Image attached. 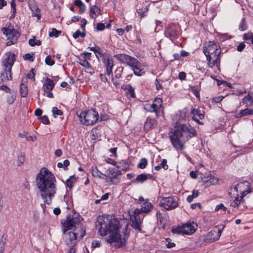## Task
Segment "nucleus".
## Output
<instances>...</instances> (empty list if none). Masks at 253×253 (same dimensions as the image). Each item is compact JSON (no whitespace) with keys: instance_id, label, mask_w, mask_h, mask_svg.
<instances>
[{"instance_id":"64","label":"nucleus","mask_w":253,"mask_h":253,"mask_svg":"<svg viewBox=\"0 0 253 253\" xmlns=\"http://www.w3.org/2000/svg\"><path fill=\"white\" fill-rule=\"evenodd\" d=\"M106 162L108 163L112 164L115 166H116L117 162H116L111 158H108L105 160Z\"/></svg>"},{"instance_id":"36","label":"nucleus","mask_w":253,"mask_h":253,"mask_svg":"<svg viewBox=\"0 0 253 253\" xmlns=\"http://www.w3.org/2000/svg\"><path fill=\"white\" fill-rule=\"evenodd\" d=\"M28 42L31 46H34L35 45L39 46L42 44V42L40 40H36L35 37H33L32 39H30Z\"/></svg>"},{"instance_id":"60","label":"nucleus","mask_w":253,"mask_h":253,"mask_svg":"<svg viewBox=\"0 0 253 253\" xmlns=\"http://www.w3.org/2000/svg\"><path fill=\"white\" fill-rule=\"evenodd\" d=\"M100 246V243L99 241L95 240L92 242L91 247L92 248H98Z\"/></svg>"},{"instance_id":"35","label":"nucleus","mask_w":253,"mask_h":253,"mask_svg":"<svg viewBox=\"0 0 253 253\" xmlns=\"http://www.w3.org/2000/svg\"><path fill=\"white\" fill-rule=\"evenodd\" d=\"M91 170L93 176L101 178V175H103V173L99 170L96 167H92Z\"/></svg>"},{"instance_id":"39","label":"nucleus","mask_w":253,"mask_h":253,"mask_svg":"<svg viewBox=\"0 0 253 253\" xmlns=\"http://www.w3.org/2000/svg\"><path fill=\"white\" fill-rule=\"evenodd\" d=\"M147 160L146 158L141 159L137 165V168L141 169H144L147 165Z\"/></svg>"},{"instance_id":"62","label":"nucleus","mask_w":253,"mask_h":253,"mask_svg":"<svg viewBox=\"0 0 253 253\" xmlns=\"http://www.w3.org/2000/svg\"><path fill=\"white\" fill-rule=\"evenodd\" d=\"M178 78L180 80H185L186 78V74L184 72H181L179 73Z\"/></svg>"},{"instance_id":"50","label":"nucleus","mask_w":253,"mask_h":253,"mask_svg":"<svg viewBox=\"0 0 253 253\" xmlns=\"http://www.w3.org/2000/svg\"><path fill=\"white\" fill-rule=\"evenodd\" d=\"M241 200L237 197L231 203V206L233 207H237L240 204Z\"/></svg>"},{"instance_id":"22","label":"nucleus","mask_w":253,"mask_h":253,"mask_svg":"<svg viewBox=\"0 0 253 253\" xmlns=\"http://www.w3.org/2000/svg\"><path fill=\"white\" fill-rule=\"evenodd\" d=\"M91 53L89 52H84L80 55L78 58V62L84 68L89 65V62L87 61L88 59H90Z\"/></svg>"},{"instance_id":"44","label":"nucleus","mask_w":253,"mask_h":253,"mask_svg":"<svg viewBox=\"0 0 253 253\" xmlns=\"http://www.w3.org/2000/svg\"><path fill=\"white\" fill-rule=\"evenodd\" d=\"M86 36V34L84 32H81L80 30H77L75 33H74L73 35V37L74 39H76L78 38L79 37H81L82 38H84Z\"/></svg>"},{"instance_id":"55","label":"nucleus","mask_w":253,"mask_h":253,"mask_svg":"<svg viewBox=\"0 0 253 253\" xmlns=\"http://www.w3.org/2000/svg\"><path fill=\"white\" fill-rule=\"evenodd\" d=\"M105 28V24L102 23H99L96 26V30L100 31L103 30Z\"/></svg>"},{"instance_id":"38","label":"nucleus","mask_w":253,"mask_h":253,"mask_svg":"<svg viewBox=\"0 0 253 253\" xmlns=\"http://www.w3.org/2000/svg\"><path fill=\"white\" fill-rule=\"evenodd\" d=\"M239 29L241 31H244L248 29V25L245 18H242L239 26Z\"/></svg>"},{"instance_id":"18","label":"nucleus","mask_w":253,"mask_h":253,"mask_svg":"<svg viewBox=\"0 0 253 253\" xmlns=\"http://www.w3.org/2000/svg\"><path fill=\"white\" fill-rule=\"evenodd\" d=\"M191 114L192 115V120L196 122L200 125H203V123L199 120L204 118V112L199 109L192 108L191 110Z\"/></svg>"},{"instance_id":"4","label":"nucleus","mask_w":253,"mask_h":253,"mask_svg":"<svg viewBox=\"0 0 253 253\" xmlns=\"http://www.w3.org/2000/svg\"><path fill=\"white\" fill-rule=\"evenodd\" d=\"M64 234V241L68 245L74 247L77 243L82 240L85 235V229L83 225L76 227L73 231H67Z\"/></svg>"},{"instance_id":"16","label":"nucleus","mask_w":253,"mask_h":253,"mask_svg":"<svg viewBox=\"0 0 253 253\" xmlns=\"http://www.w3.org/2000/svg\"><path fill=\"white\" fill-rule=\"evenodd\" d=\"M130 63L129 66L133 71L134 75L140 76L144 74L142 64L136 58L133 59V61Z\"/></svg>"},{"instance_id":"10","label":"nucleus","mask_w":253,"mask_h":253,"mask_svg":"<svg viewBox=\"0 0 253 253\" xmlns=\"http://www.w3.org/2000/svg\"><path fill=\"white\" fill-rule=\"evenodd\" d=\"M197 225L194 223L187 222L181 226L172 227L171 232L173 234L191 235L195 232Z\"/></svg>"},{"instance_id":"7","label":"nucleus","mask_w":253,"mask_h":253,"mask_svg":"<svg viewBox=\"0 0 253 253\" xmlns=\"http://www.w3.org/2000/svg\"><path fill=\"white\" fill-rule=\"evenodd\" d=\"M223 228L222 229H220L215 227L206 235L201 236L199 240L201 245L205 246L218 241L220 237Z\"/></svg>"},{"instance_id":"37","label":"nucleus","mask_w":253,"mask_h":253,"mask_svg":"<svg viewBox=\"0 0 253 253\" xmlns=\"http://www.w3.org/2000/svg\"><path fill=\"white\" fill-rule=\"evenodd\" d=\"M124 71V67H118L114 72V76L116 79H120L122 77V73Z\"/></svg>"},{"instance_id":"32","label":"nucleus","mask_w":253,"mask_h":253,"mask_svg":"<svg viewBox=\"0 0 253 253\" xmlns=\"http://www.w3.org/2000/svg\"><path fill=\"white\" fill-rule=\"evenodd\" d=\"M116 167L123 170H126L128 169L129 165L126 161L122 160L120 162H117Z\"/></svg>"},{"instance_id":"57","label":"nucleus","mask_w":253,"mask_h":253,"mask_svg":"<svg viewBox=\"0 0 253 253\" xmlns=\"http://www.w3.org/2000/svg\"><path fill=\"white\" fill-rule=\"evenodd\" d=\"M118 79H116L114 76H112V81L114 85L116 87L118 86L120 84Z\"/></svg>"},{"instance_id":"45","label":"nucleus","mask_w":253,"mask_h":253,"mask_svg":"<svg viewBox=\"0 0 253 253\" xmlns=\"http://www.w3.org/2000/svg\"><path fill=\"white\" fill-rule=\"evenodd\" d=\"M11 7L13 10L12 14L10 17V18H14L16 12V4L15 0H11L10 2Z\"/></svg>"},{"instance_id":"19","label":"nucleus","mask_w":253,"mask_h":253,"mask_svg":"<svg viewBox=\"0 0 253 253\" xmlns=\"http://www.w3.org/2000/svg\"><path fill=\"white\" fill-rule=\"evenodd\" d=\"M110 182L112 184H117L120 182L122 173L120 170L115 169H109Z\"/></svg>"},{"instance_id":"40","label":"nucleus","mask_w":253,"mask_h":253,"mask_svg":"<svg viewBox=\"0 0 253 253\" xmlns=\"http://www.w3.org/2000/svg\"><path fill=\"white\" fill-rule=\"evenodd\" d=\"M52 113L54 118H56L57 116H61L63 115V111L58 109L56 107H53L52 108Z\"/></svg>"},{"instance_id":"3","label":"nucleus","mask_w":253,"mask_h":253,"mask_svg":"<svg viewBox=\"0 0 253 253\" xmlns=\"http://www.w3.org/2000/svg\"><path fill=\"white\" fill-rule=\"evenodd\" d=\"M196 135L195 129L191 126L179 125L169 137L173 147L177 151H182L186 142Z\"/></svg>"},{"instance_id":"11","label":"nucleus","mask_w":253,"mask_h":253,"mask_svg":"<svg viewBox=\"0 0 253 253\" xmlns=\"http://www.w3.org/2000/svg\"><path fill=\"white\" fill-rule=\"evenodd\" d=\"M203 52L206 58L210 60L211 57L215 55L221 54V50L219 46L213 42L209 41L205 44L203 47Z\"/></svg>"},{"instance_id":"28","label":"nucleus","mask_w":253,"mask_h":253,"mask_svg":"<svg viewBox=\"0 0 253 253\" xmlns=\"http://www.w3.org/2000/svg\"><path fill=\"white\" fill-rule=\"evenodd\" d=\"M54 86V82L47 78L45 79V83L43 85V89L45 92H47V91H51L52 90Z\"/></svg>"},{"instance_id":"8","label":"nucleus","mask_w":253,"mask_h":253,"mask_svg":"<svg viewBox=\"0 0 253 253\" xmlns=\"http://www.w3.org/2000/svg\"><path fill=\"white\" fill-rule=\"evenodd\" d=\"M81 219L82 217L79 214H75L74 215H69L67 216L66 219L62 220L61 222L63 233H65V232L73 228L79 227V226H76V224L80 223Z\"/></svg>"},{"instance_id":"47","label":"nucleus","mask_w":253,"mask_h":253,"mask_svg":"<svg viewBox=\"0 0 253 253\" xmlns=\"http://www.w3.org/2000/svg\"><path fill=\"white\" fill-rule=\"evenodd\" d=\"M34 55V54L33 53H32V54H31L30 53H26L23 56V58L24 60H28L30 61L33 62L34 60V58L33 57Z\"/></svg>"},{"instance_id":"49","label":"nucleus","mask_w":253,"mask_h":253,"mask_svg":"<svg viewBox=\"0 0 253 253\" xmlns=\"http://www.w3.org/2000/svg\"><path fill=\"white\" fill-rule=\"evenodd\" d=\"M45 62L47 65L49 66H52L55 63L54 60L51 59V56L50 55L46 56L45 59Z\"/></svg>"},{"instance_id":"58","label":"nucleus","mask_w":253,"mask_h":253,"mask_svg":"<svg viewBox=\"0 0 253 253\" xmlns=\"http://www.w3.org/2000/svg\"><path fill=\"white\" fill-rule=\"evenodd\" d=\"M99 77H100V80L102 82H103L105 83L108 82V79L106 77V74L101 73L99 75Z\"/></svg>"},{"instance_id":"63","label":"nucleus","mask_w":253,"mask_h":253,"mask_svg":"<svg viewBox=\"0 0 253 253\" xmlns=\"http://www.w3.org/2000/svg\"><path fill=\"white\" fill-rule=\"evenodd\" d=\"M220 209H222L223 211H225L227 210V208L222 204H220L216 206L215 210L218 211Z\"/></svg>"},{"instance_id":"15","label":"nucleus","mask_w":253,"mask_h":253,"mask_svg":"<svg viewBox=\"0 0 253 253\" xmlns=\"http://www.w3.org/2000/svg\"><path fill=\"white\" fill-rule=\"evenodd\" d=\"M162 99L160 98H157L153 101L152 104L145 105L144 109L147 112H155L156 116L158 117L160 109L162 107Z\"/></svg>"},{"instance_id":"14","label":"nucleus","mask_w":253,"mask_h":253,"mask_svg":"<svg viewBox=\"0 0 253 253\" xmlns=\"http://www.w3.org/2000/svg\"><path fill=\"white\" fill-rule=\"evenodd\" d=\"M178 205V199L176 197L170 196L163 198L160 201V206L168 211L173 210Z\"/></svg>"},{"instance_id":"53","label":"nucleus","mask_w":253,"mask_h":253,"mask_svg":"<svg viewBox=\"0 0 253 253\" xmlns=\"http://www.w3.org/2000/svg\"><path fill=\"white\" fill-rule=\"evenodd\" d=\"M35 74L34 72V69H32L31 70L30 72L27 74V78L33 80V81L35 80Z\"/></svg>"},{"instance_id":"42","label":"nucleus","mask_w":253,"mask_h":253,"mask_svg":"<svg viewBox=\"0 0 253 253\" xmlns=\"http://www.w3.org/2000/svg\"><path fill=\"white\" fill-rule=\"evenodd\" d=\"M25 161V156L23 154H20L18 156L17 158V166H22Z\"/></svg>"},{"instance_id":"21","label":"nucleus","mask_w":253,"mask_h":253,"mask_svg":"<svg viewBox=\"0 0 253 253\" xmlns=\"http://www.w3.org/2000/svg\"><path fill=\"white\" fill-rule=\"evenodd\" d=\"M208 61L209 67L212 68L214 66H216L218 70L220 68V63L221 59V55H215L211 57L210 60L206 58Z\"/></svg>"},{"instance_id":"6","label":"nucleus","mask_w":253,"mask_h":253,"mask_svg":"<svg viewBox=\"0 0 253 253\" xmlns=\"http://www.w3.org/2000/svg\"><path fill=\"white\" fill-rule=\"evenodd\" d=\"M78 116L81 123L86 126L94 125L99 118L98 112L93 109L83 112Z\"/></svg>"},{"instance_id":"29","label":"nucleus","mask_w":253,"mask_h":253,"mask_svg":"<svg viewBox=\"0 0 253 253\" xmlns=\"http://www.w3.org/2000/svg\"><path fill=\"white\" fill-rule=\"evenodd\" d=\"M252 114H253V109L246 108L241 110L238 113H237L236 115V118H240L244 116H247Z\"/></svg>"},{"instance_id":"56","label":"nucleus","mask_w":253,"mask_h":253,"mask_svg":"<svg viewBox=\"0 0 253 253\" xmlns=\"http://www.w3.org/2000/svg\"><path fill=\"white\" fill-rule=\"evenodd\" d=\"M86 69V72L91 75H93L94 73V69L91 67L90 64H89V65L88 66H86L85 67Z\"/></svg>"},{"instance_id":"59","label":"nucleus","mask_w":253,"mask_h":253,"mask_svg":"<svg viewBox=\"0 0 253 253\" xmlns=\"http://www.w3.org/2000/svg\"><path fill=\"white\" fill-rule=\"evenodd\" d=\"M246 45L244 42H241L237 46V50L238 51L241 52L245 48Z\"/></svg>"},{"instance_id":"2","label":"nucleus","mask_w":253,"mask_h":253,"mask_svg":"<svg viewBox=\"0 0 253 253\" xmlns=\"http://www.w3.org/2000/svg\"><path fill=\"white\" fill-rule=\"evenodd\" d=\"M36 181L44 203L49 205L56 193V179L47 168H42L36 176Z\"/></svg>"},{"instance_id":"17","label":"nucleus","mask_w":253,"mask_h":253,"mask_svg":"<svg viewBox=\"0 0 253 253\" xmlns=\"http://www.w3.org/2000/svg\"><path fill=\"white\" fill-rule=\"evenodd\" d=\"M114 58L120 62L126 64L129 66L133 61V59H135L134 57L130 56L127 54L124 53H119L114 55Z\"/></svg>"},{"instance_id":"43","label":"nucleus","mask_w":253,"mask_h":253,"mask_svg":"<svg viewBox=\"0 0 253 253\" xmlns=\"http://www.w3.org/2000/svg\"><path fill=\"white\" fill-rule=\"evenodd\" d=\"M61 33V31H58L55 28H52L51 32L49 33V36L58 37Z\"/></svg>"},{"instance_id":"51","label":"nucleus","mask_w":253,"mask_h":253,"mask_svg":"<svg viewBox=\"0 0 253 253\" xmlns=\"http://www.w3.org/2000/svg\"><path fill=\"white\" fill-rule=\"evenodd\" d=\"M160 165L161 168H163L165 170L168 169L169 168V166L167 165V161L165 159L162 160Z\"/></svg>"},{"instance_id":"41","label":"nucleus","mask_w":253,"mask_h":253,"mask_svg":"<svg viewBox=\"0 0 253 253\" xmlns=\"http://www.w3.org/2000/svg\"><path fill=\"white\" fill-rule=\"evenodd\" d=\"M126 89H127V93L130 95L131 97H135V92H134V89L133 88V87L130 84H128L126 86Z\"/></svg>"},{"instance_id":"27","label":"nucleus","mask_w":253,"mask_h":253,"mask_svg":"<svg viewBox=\"0 0 253 253\" xmlns=\"http://www.w3.org/2000/svg\"><path fill=\"white\" fill-rule=\"evenodd\" d=\"M141 208L138 209V210L142 213L148 212L151 210L153 207L152 204L149 202L147 199H146L145 202L141 203Z\"/></svg>"},{"instance_id":"30","label":"nucleus","mask_w":253,"mask_h":253,"mask_svg":"<svg viewBox=\"0 0 253 253\" xmlns=\"http://www.w3.org/2000/svg\"><path fill=\"white\" fill-rule=\"evenodd\" d=\"M253 93L249 92L247 96H245L242 99V103L245 104L246 106H251L253 104L252 103L253 101Z\"/></svg>"},{"instance_id":"34","label":"nucleus","mask_w":253,"mask_h":253,"mask_svg":"<svg viewBox=\"0 0 253 253\" xmlns=\"http://www.w3.org/2000/svg\"><path fill=\"white\" fill-rule=\"evenodd\" d=\"M76 182V178L75 175H72L66 180V184L67 186L69 189H72L73 186V184Z\"/></svg>"},{"instance_id":"54","label":"nucleus","mask_w":253,"mask_h":253,"mask_svg":"<svg viewBox=\"0 0 253 253\" xmlns=\"http://www.w3.org/2000/svg\"><path fill=\"white\" fill-rule=\"evenodd\" d=\"M95 55L96 56V58L99 60L100 59H104V58H105L108 55L106 53H102V52H100L99 53L95 54Z\"/></svg>"},{"instance_id":"1","label":"nucleus","mask_w":253,"mask_h":253,"mask_svg":"<svg viewBox=\"0 0 253 253\" xmlns=\"http://www.w3.org/2000/svg\"><path fill=\"white\" fill-rule=\"evenodd\" d=\"M96 227L100 235L110 234L109 242L112 246L118 248L125 245L127 236L124 232H121L120 221L115 216H99Z\"/></svg>"},{"instance_id":"5","label":"nucleus","mask_w":253,"mask_h":253,"mask_svg":"<svg viewBox=\"0 0 253 253\" xmlns=\"http://www.w3.org/2000/svg\"><path fill=\"white\" fill-rule=\"evenodd\" d=\"M14 54L10 52L5 54L3 63V72L1 73V81H11L12 79L11 68L14 63Z\"/></svg>"},{"instance_id":"24","label":"nucleus","mask_w":253,"mask_h":253,"mask_svg":"<svg viewBox=\"0 0 253 253\" xmlns=\"http://www.w3.org/2000/svg\"><path fill=\"white\" fill-rule=\"evenodd\" d=\"M157 125V121L156 119L148 117L144 124V128L148 131L155 127Z\"/></svg>"},{"instance_id":"9","label":"nucleus","mask_w":253,"mask_h":253,"mask_svg":"<svg viewBox=\"0 0 253 253\" xmlns=\"http://www.w3.org/2000/svg\"><path fill=\"white\" fill-rule=\"evenodd\" d=\"M1 30L3 34L6 37L7 40H9L6 43L7 46L14 44L20 35V33L14 29L13 26L10 23L7 24Z\"/></svg>"},{"instance_id":"61","label":"nucleus","mask_w":253,"mask_h":253,"mask_svg":"<svg viewBox=\"0 0 253 253\" xmlns=\"http://www.w3.org/2000/svg\"><path fill=\"white\" fill-rule=\"evenodd\" d=\"M1 90L5 91L7 93H9L11 92V89L5 85H1Z\"/></svg>"},{"instance_id":"12","label":"nucleus","mask_w":253,"mask_h":253,"mask_svg":"<svg viewBox=\"0 0 253 253\" xmlns=\"http://www.w3.org/2000/svg\"><path fill=\"white\" fill-rule=\"evenodd\" d=\"M130 218L132 222L131 226L135 230L141 231L140 225L144 218V214L137 208L129 213Z\"/></svg>"},{"instance_id":"46","label":"nucleus","mask_w":253,"mask_h":253,"mask_svg":"<svg viewBox=\"0 0 253 253\" xmlns=\"http://www.w3.org/2000/svg\"><path fill=\"white\" fill-rule=\"evenodd\" d=\"M39 119L42 123L45 125H49L50 123L48 117L45 115L39 117Z\"/></svg>"},{"instance_id":"20","label":"nucleus","mask_w":253,"mask_h":253,"mask_svg":"<svg viewBox=\"0 0 253 253\" xmlns=\"http://www.w3.org/2000/svg\"><path fill=\"white\" fill-rule=\"evenodd\" d=\"M102 62L106 68V74L109 76L112 73V69L114 67L113 59L108 55L106 58L102 59Z\"/></svg>"},{"instance_id":"23","label":"nucleus","mask_w":253,"mask_h":253,"mask_svg":"<svg viewBox=\"0 0 253 253\" xmlns=\"http://www.w3.org/2000/svg\"><path fill=\"white\" fill-rule=\"evenodd\" d=\"M102 14V10L96 5L90 6L89 7V16L91 18L95 19L98 16Z\"/></svg>"},{"instance_id":"52","label":"nucleus","mask_w":253,"mask_h":253,"mask_svg":"<svg viewBox=\"0 0 253 253\" xmlns=\"http://www.w3.org/2000/svg\"><path fill=\"white\" fill-rule=\"evenodd\" d=\"M171 241V240L169 238L166 239V242H167L166 247L168 248H169V249L171 248L174 247L175 246V243H172Z\"/></svg>"},{"instance_id":"26","label":"nucleus","mask_w":253,"mask_h":253,"mask_svg":"<svg viewBox=\"0 0 253 253\" xmlns=\"http://www.w3.org/2000/svg\"><path fill=\"white\" fill-rule=\"evenodd\" d=\"M29 5L32 11V16L36 17L38 20H40L41 18V11L38 6L34 2L29 3Z\"/></svg>"},{"instance_id":"48","label":"nucleus","mask_w":253,"mask_h":253,"mask_svg":"<svg viewBox=\"0 0 253 253\" xmlns=\"http://www.w3.org/2000/svg\"><path fill=\"white\" fill-rule=\"evenodd\" d=\"M243 38L244 40H251L253 39V34L251 32H248L243 35Z\"/></svg>"},{"instance_id":"33","label":"nucleus","mask_w":253,"mask_h":253,"mask_svg":"<svg viewBox=\"0 0 253 253\" xmlns=\"http://www.w3.org/2000/svg\"><path fill=\"white\" fill-rule=\"evenodd\" d=\"M6 98L7 103L9 105H11L14 102L16 99V94L14 93L10 92L8 93Z\"/></svg>"},{"instance_id":"25","label":"nucleus","mask_w":253,"mask_h":253,"mask_svg":"<svg viewBox=\"0 0 253 253\" xmlns=\"http://www.w3.org/2000/svg\"><path fill=\"white\" fill-rule=\"evenodd\" d=\"M27 84V79H22L20 87V95L22 97H25L27 95L28 89Z\"/></svg>"},{"instance_id":"31","label":"nucleus","mask_w":253,"mask_h":253,"mask_svg":"<svg viewBox=\"0 0 253 253\" xmlns=\"http://www.w3.org/2000/svg\"><path fill=\"white\" fill-rule=\"evenodd\" d=\"M152 176L150 174L141 173L137 176L136 178V181L137 182L143 183L147 179L150 178Z\"/></svg>"},{"instance_id":"13","label":"nucleus","mask_w":253,"mask_h":253,"mask_svg":"<svg viewBox=\"0 0 253 253\" xmlns=\"http://www.w3.org/2000/svg\"><path fill=\"white\" fill-rule=\"evenodd\" d=\"M181 34L180 26L176 24L171 23L169 24L166 28L165 35L171 41L177 39Z\"/></svg>"}]
</instances>
